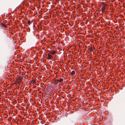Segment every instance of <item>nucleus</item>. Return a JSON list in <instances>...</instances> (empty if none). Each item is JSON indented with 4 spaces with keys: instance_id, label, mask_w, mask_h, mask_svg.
<instances>
[{
    "instance_id": "39448f33",
    "label": "nucleus",
    "mask_w": 125,
    "mask_h": 125,
    "mask_svg": "<svg viewBox=\"0 0 125 125\" xmlns=\"http://www.w3.org/2000/svg\"><path fill=\"white\" fill-rule=\"evenodd\" d=\"M63 79H61L59 80H57V82H62V81H63Z\"/></svg>"
},
{
    "instance_id": "f03ea898",
    "label": "nucleus",
    "mask_w": 125,
    "mask_h": 125,
    "mask_svg": "<svg viewBox=\"0 0 125 125\" xmlns=\"http://www.w3.org/2000/svg\"><path fill=\"white\" fill-rule=\"evenodd\" d=\"M52 58L53 57L52 55L49 54H48L47 56V59H50Z\"/></svg>"
},
{
    "instance_id": "7ed1b4c3",
    "label": "nucleus",
    "mask_w": 125,
    "mask_h": 125,
    "mask_svg": "<svg viewBox=\"0 0 125 125\" xmlns=\"http://www.w3.org/2000/svg\"><path fill=\"white\" fill-rule=\"evenodd\" d=\"M56 52L55 51H50V53L53 55L55 54L56 53Z\"/></svg>"
},
{
    "instance_id": "f257e3e1",
    "label": "nucleus",
    "mask_w": 125,
    "mask_h": 125,
    "mask_svg": "<svg viewBox=\"0 0 125 125\" xmlns=\"http://www.w3.org/2000/svg\"><path fill=\"white\" fill-rule=\"evenodd\" d=\"M103 6L102 8V11L103 13V12L105 10V9H106V6L107 5V4H105L103 2L102 4Z\"/></svg>"
},
{
    "instance_id": "20e7f679",
    "label": "nucleus",
    "mask_w": 125,
    "mask_h": 125,
    "mask_svg": "<svg viewBox=\"0 0 125 125\" xmlns=\"http://www.w3.org/2000/svg\"><path fill=\"white\" fill-rule=\"evenodd\" d=\"M32 22L31 21L28 20V24H30L32 23Z\"/></svg>"
},
{
    "instance_id": "423d86ee",
    "label": "nucleus",
    "mask_w": 125,
    "mask_h": 125,
    "mask_svg": "<svg viewBox=\"0 0 125 125\" xmlns=\"http://www.w3.org/2000/svg\"><path fill=\"white\" fill-rule=\"evenodd\" d=\"M75 73V72L74 71H73L71 72V74L72 75H73L74 74V73Z\"/></svg>"
},
{
    "instance_id": "0eeeda50",
    "label": "nucleus",
    "mask_w": 125,
    "mask_h": 125,
    "mask_svg": "<svg viewBox=\"0 0 125 125\" xmlns=\"http://www.w3.org/2000/svg\"><path fill=\"white\" fill-rule=\"evenodd\" d=\"M31 83H35V82L32 80H31Z\"/></svg>"
}]
</instances>
